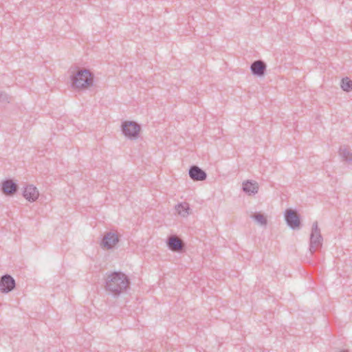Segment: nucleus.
I'll use <instances>...</instances> for the list:
<instances>
[{"label": "nucleus", "instance_id": "20e7f679", "mask_svg": "<svg viewBox=\"0 0 352 352\" xmlns=\"http://www.w3.org/2000/svg\"><path fill=\"white\" fill-rule=\"evenodd\" d=\"M122 132L124 136L136 140L141 130L140 125L134 121H124L121 124Z\"/></svg>", "mask_w": 352, "mask_h": 352}, {"label": "nucleus", "instance_id": "f257e3e1", "mask_svg": "<svg viewBox=\"0 0 352 352\" xmlns=\"http://www.w3.org/2000/svg\"><path fill=\"white\" fill-rule=\"evenodd\" d=\"M130 285L128 276L121 272H113L108 274L105 280V289L114 296L125 292Z\"/></svg>", "mask_w": 352, "mask_h": 352}, {"label": "nucleus", "instance_id": "f3484780", "mask_svg": "<svg viewBox=\"0 0 352 352\" xmlns=\"http://www.w3.org/2000/svg\"><path fill=\"white\" fill-rule=\"evenodd\" d=\"M175 209L177 211L178 214L183 217H185L188 214V210L189 209V208L188 205L186 203L177 204L175 206Z\"/></svg>", "mask_w": 352, "mask_h": 352}, {"label": "nucleus", "instance_id": "f03ea898", "mask_svg": "<svg viewBox=\"0 0 352 352\" xmlns=\"http://www.w3.org/2000/svg\"><path fill=\"white\" fill-rule=\"evenodd\" d=\"M72 87L74 89H85L94 85V75L87 69H80L71 76Z\"/></svg>", "mask_w": 352, "mask_h": 352}, {"label": "nucleus", "instance_id": "39448f33", "mask_svg": "<svg viewBox=\"0 0 352 352\" xmlns=\"http://www.w3.org/2000/svg\"><path fill=\"white\" fill-rule=\"evenodd\" d=\"M285 219L287 224L292 229H298L300 226V215L296 210L288 208L285 211Z\"/></svg>", "mask_w": 352, "mask_h": 352}, {"label": "nucleus", "instance_id": "9b49d317", "mask_svg": "<svg viewBox=\"0 0 352 352\" xmlns=\"http://www.w3.org/2000/svg\"><path fill=\"white\" fill-rule=\"evenodd\" d=\"M39 193L37 188L32 184L28 185L23 192V196L29 201L34 202L38 197Z\"/></svg>", "mask_w": 352, "mask_h": 352}, {"label": "nucleus", "instance_id": "f8f14e48", "mask_svg": "<svg viewBox=\"0 0 352 352\" xmlns=\"http://www.w3.org/2000/svg\"><path fill=\"white\" fill-rule=\"evenodd\" d=\"M242 189L248 195H253L258 192V184L255 181L247 180L243 182Z\"/></svg>", "mask_w": 352, "mask_h": 352}, {"label": "nucleus", "instance_id": "ddd939ff", "mask_svg": "<svg viewBox=\"0 0 352 352\" xmlns=\"http://www.w3.org/2000/svg\"><path fill=\"white\" fill-rule=\"evenodd\" d=\"M167 245L172 251H179L183 248L182 241L175 236H171L168 239Z\"/></svg>", "mask_w": 352, "mask_h": 352}, {"label": "nucleus", "instance_id": "1a4fd4ad", "mask_svg": "<svg viewBox=\"0 0 352 352\" xmlns=\"http://www.w3.org/2000/svg\"><path fill=\"white\" fill-rule=\"evenodd\" d=\"M267 65L262 60H254L250 65V70L254 76L262 77L265 74Z\"/></svg>", "mask_w": 352, "mask_h": 352}, {"label": "nucleus", "instance_id": "a211bd4d", "mask_svg": "<svg viewBox=\"0 0 352 352\" xmlns=\"http://www.w3.org/2000/svg\"><path fill=\"white\" fill-rule=\"evenodd\" d=\"M9 96L6 94L5 92H1L0 93V102H9Z\"/></svg>", "mask_w": 352, "mask_h": 352}, {"label": "nucleus", "instance_id": "dca6fc26", "mask_svg": "<svg viewBox=\"0 0 352 352\" xmlns=\"http://www.w3.org/2000/svg\"><path fill=\"white\" fill-rule=\"evenodd\" d=\"M341 88L346 92L352 91V80L348 77L343 78L341 81Z\"/></svg>", "mask_w": 352, "mask_h": 352}, {"label": "nucleus", "instance_id": "0eeeda50", "mask_svg": "<svg viewBox=\"0 0 352 352\" xmlns=\"http://www.w3.org/2000/svg\"><path fill=\"white\" fill-rule=\"evenodd\" d=\"M119 242V237L117 234L112 232H107L104 234L101 246L107 250L113 248Z\"/></svg>", "mask_w": 352, "mask_h": 352}, {"label": "nucleus", "instance_id": "6e6552de", "mask_svg": "<svg viewBox=\"0 0 352 352\" xmlns=\"http://www.w3.org/2000/svg\"><path fill=\"white\" fill-rule=\"evenodd\" d=\"M18 189L17 184L11 179H6L1 184V190L7 196L14 195L18 191Z\"/></svg>", "mask_w": 352, "mask_h": 352}, {"label": "nucleus", "instance_id": "4468645a", "mask_svg": "<svg viewBox=\"0 0 352 352\" xmlns=\"http://www.w3.org/2000/svg\"><path fill=\"white\" fill-rule=\"evenodd\" d=\"M339 154L342 160L349 164H352V153L345 146H341L339 150Z\"/></svg>", "mask_w": 352, "mask_h": 352}, {"label": "nucleus", "instance_id": "9d476101", "mask_svg": "<svg viewBox=\"0 0 352 352\" xmlns=\"http://www.w3.org/2000/svg\"><path fill=\"white\" fill-rule=\"evenodd\" d=\"M188 174L193 181H204L207 177L206 173L196 165L190 167Z\"/></svg>", "mask_w": 352, "mask_h": 352}, {"label": "nucleus", "instance_id": "7ed1b4c3", "mask_svg": "<svg viewBox=\"0 0 352 352\" xmlns=\"http://www.w3.org/2000/svg\"><path fill=\"white\" fill-rule=\"evenodd\" d=\"M322 236L320 230L318 228V222H314L311 228V233L310 235L309 250L311 253L319 250L322 245Z\"/></svg>", "mask_w": 352, "mask_h": 352}, {"label": "nucleus", "instance_id": "6ab92c4d", "mask_svg": "<svg viewBox=\"0 0 352 352\" xmlns=\"http://www.w3.org/2000/svg\"><path fill=\"white\" fill-rule=\"evenodd\" d=\"M340 352H348L347 351H345V350H342Z\"/></svg>", "mask_w": 352, "mask_h": 352}, {"label": "nucleus", "instance_id": "2eb2a0df", "mask_svg": "<svg viewBox=\"0 0 352 352\" xmlns=\"http://www.w3.org/2000/svg\"><path fill=\"white\" fill-rule=\"evenodd\" d=\"M250 217L261 226H266L267 223V218L261 212H255Z\"/></svg>", "mask_w": 352, "mask_h": 352}, {"label": "nucleus", "instance_id": "423d86ee", "mask_svg": "<svg viewBox=\"0 0 352 352\" xmlns=\"http://www.w3.org/2000/svg\"><path fill=\"white\" fill-rule=\"evenodd\" d=\"M16 287L14 278L10 274H4L0 278V291L3 294H8Z\"/></svg>", "mask_w": 352, "mask_h": 352}]
</instances>
